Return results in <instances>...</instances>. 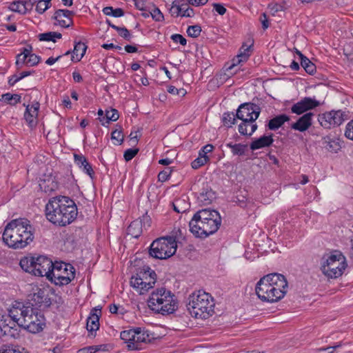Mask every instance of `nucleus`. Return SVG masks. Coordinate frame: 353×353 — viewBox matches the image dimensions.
Here are the masks:
<instances>
[{"label": "nucleus", "instance_id": "obj_52", "mask_svg": "<svg viewBox=\"0 0 353 353\" xmlns=\"http://www.w3.org/2000/svg\"><path fill=\"white\" fill-rule=\"evenodd\" d=\"M172 173V170L170 168H166L165 170H163V171L160 172L158 174V179H159V181H167L170 174Z\"/></svg>", "mask_w": 353, "mask_h": 353}, {"label": "nucleus", "instance_id": "obj_31", "mask_svg": "<svg viewBox=\"0 0 353 353\" xmlns=\"http://www.w3.org/2000/svg\"><path fill=\"white\" fill-rule=\"evenodd\" d=\"M198 199L203 205H208L215 199V194L212 190H203L200 192Z\"/></svg>", "mask_w": 353, "mask_h": 353}, {"label": "nucleus", "instance_id": "obj_41", "mask_svg": "<svg viewBox=\"0 0 353 353\" xmlns=\"http://www.w3.org/2000/svg\"><path fill=\"white\" fill-rule=\"evenodd\" d=\"M201 32V28L199 25L190 26L187 30V33L189 37L196 38Z\"/></svg>", "mask_w": 353, "mask_h": 353}, {"label": "nucleus", "instance_id": "obj_7", "mask_svg": "<svg viewBox=\"0 0 353 353\" xmlns=\"http://www.w3.org/2000/svg\"><path fill=\"white\" fill-rule=\"evenodd\" d=\"M53 264L51 259L43 255L24 256L19 262L25 272L37 276H46L47 279Z\"/></svg>", "mask_w": 353, "mask_h": 353}, {"label": "nucleus", "instance_id": "obj_37", "mask_svg": "<svg viewBox=\"0 0 353 353\" xmlns=\"http://www.w3.org/2000/svg\"><path fill=\"white\" fill-rule=\"evenodd\" d=\"M103 12L105 15L113 16L114 17H120L123 16L124 12L121 8H115L108 6L103 9Z\"/></svg>", "mask_w": 353, "mask_h": 353}, {"label": "nucleus", "instance_id": "obj_4", "mask_svg": "<svg viewBox=\"0 0 353 353\" xmlns=\"http://www.w3.org/2000/svg\"><path fill=\"white\" fill-rule=\"evenodd\" d=\"M214 299L210 294L198 290L189 295L187 309L192 316L206 319L214 313Z\"/></svg>", "mask_w": 353, "mask_h": 353}, {"label": "nucleus", "instance_id": "obj_59", "mask_svg": "<svg viewBox=\"0 0 353 353\" xmlns=\"http://www.w3.org/2000/svg\"><path fill=\"white\" fill-rule=\"evenodd\" d=\"M212 6L216 12L220 15H223L226 12V8L223 5L214 3Z\"/></svg>", "mask_w": 353, "mask_h": 353}, {"label": "nucleus", "instance_id": "obj_16", "mask_svg": "<svg viewBox=\"0 0 353 353\" xmlns=\"http://www.w3.org/2000/svg\"><path fill=\"white\" fill-rule=\"evenodd\" d=\"M320 105V102L315 99L304 97L299 102L294 104L291 108L292 113L301 114L305 112L314 109Z\"/></svg>", "mask_w": 353, "mask_h": 353}, {"label": "nucleus", "instance_id": "obj_35", "mask_svg": "<svg viewBox=\"0 0 353 353\" xmlns=\"http://www.w3.org/2000/svg\"><path fill=\"white\" fill-rule=\"evenodd\" d=\"M134 334H136L135 329L124 330L121 332L120 337L125 343L130 344V342L134 341Z\"/></svg>", "mask_w": 353, "mask_h": 353}, {"label": "nucleus", "instance_id": "obj_27", "mask_svg": "<svg viewBox=\"0 0 353 353\" xmlns=\"http://www.w3.org/2000/svg\"><path fill=\"white\" fill-rule=\"evenodd\" d=\"M323 145L327 151L333 153L338 152L341 148L339 140L330 136H326L323 139Z\"/></svg>", "mask_w": 353, "mask_h": 353}, {"label": "nucleus", "instance_id": "obj_11", "mask_svg": "<svg viewBox=\"0 0 353 353\" xmlns=\"http://www.w3.org/2000/svg\"><path fill=\"white\" fill-rule=\"evenodd\" d=\"M38 309L33 307V304L15 301L12 307L8 309V316L21 327L24 328L30 319L37 312Z\"/></svg>", "mask_w": 353, "mask_h": 353}, {"label": "nucleus", "instance_id": "obj_58", "mask_svg": "<svg viewBox=\"0 0 353 353\" xmlns=\"http://www.w3.org/2000/svg\"><path fill=\"white\" fill-rule=\"evenodd\" d=\"M343 345V344L342 342H339V343H336L335 345H334L332 346H329V347H321V348L316 349L315 352H316V353H319L321 351H325V350H336V349L342 347Z\"/></svg>", "mask_w": 353, "mask_h": 353}, {"label": "nucleus", "instance_id": "obj_3", "mask_svg": "<svg viewBox=\"0 0 353 353\" xmlns=\"http://www.w3.org/2000/svg\"><path fill=\"white\" fill-rule=\"evenodd\" d=\"M221 223V218L217 211L203 209L195 213L190 221V231L197 237L205 238L215 233Z\"/></svg>", "mask_w": 353, "mask_h": 353}, {"label": "nucleus", "instance_id": "obj_54", "mask_svg": "<svg viewBox=\"0 0 353 353\" xmlns=\"http://www.w3.org/2000/svg\"><path fill=\"white\" fill-rule=\"evenodd\" d=\"M112 139L116 140L118 144H121L123 141V134L121 130H115L112 132Z\"/></svg>", "mask_w": 353, "mask_h": 353}, {"label": "nucleus", "instance_id": "obj_32", "mask_svg": "<svg viewBox=\"0 0 353 353\" xmlns=\"http://www.w3.org/2000/svg\"><path fill=\"white\" fill-rule=\"evenodd\" d=\"M1 99L9 105H14L21 102V96L17 94L6 93L1 94Z\"/></svg>", "mask_w": 353, "mask_h": 353}, {"label": "nucleus", "instance_id": "obj_64", "mask_svg": "<svg viewBox=\"0 0 353 353\" xmlns=\"http://www.w3.org/2000/svg\"><path fill=\"white\" fill-rule=\"evenodd\" d=\"M261 21L262 23L263 28L266 29L269 26V23L268 21L267 16L265 13H263L261 17Z\"/></svg>", "mask_w": 353, "mask_h": 353}, {"label": "nucleus", "instance_id": "obj_28", "mask_svg": "<svg viewBox=\"0 0 353 353\" xmlns=\"http://www.w3.org/2000/svg\"><path fill=\"white\" fill-rule=\"evenodd\" d=\"M290 118L286 114H279L271 119L268 124V127L270 130H276L281 127L285 122L290 121Z\"/></svg>", "mask_w": 353, "mask_h": 353}, {"label": "nucleus", "instance_id": "obj_44", "mask_svg": "<svg viewBox=\"0 0 353 353\" xmlns=\"http://www.w3.org/2000/svg\"><path fill=\"white\" fill-rule=\"evenodd\" d=\"M119 117V112L116 109L112 108L110 110L105 111V118L107 123H109L110 121H116L118 120Z\"/></svg>", "mask_w": 353, "mask_h": 353}, {"label": "nucleus", "instance_id": "obj_9", "mask_svg": "<svg viewBox=\"0 0 353 353\" xmlns=\"http://www.w3.org/2000/svg\"><path fill=\"white\" fill-rule=\"evenodd\" d=\"M177 245L173 236H163L154 240L150 246L149 254L157 259H167L176 251Z\"/></svg>", "mask_w": 353, "mask_h": 353}, {"label": "nucleus", "instance_id": "obj_15", "mask_svg": "<svg viewBox=\"0 0 353 353\" xmlns=\"http://www.w3.org/2000/svg\"><path fill=\"white\" fill-rule=\"evenodd\" d=\"M266 281L274 287V292L280 299H283L287 292L288 281L285 277L281 274L272 273L263 276Z\"/></svg>", "mask_w": 353, "mask_h": 353}, {"label": "nucleus", "instance_id": "obj_40", "mask_svg": "<svg viewBox=\"0 0 353 353\" xmlns=\"http://www.w3.org/2000/svg\"><path fill=\"white\" fill-rule=\"evenodd\" d=\"M40 59V57L31 53V48L30 50L28 49V57L27 59L28 66H34L37 65L39 63Z\"/></svg>", "mask_w": 353, "mask_h": 353}, {"label": "nucleus", "instance_id": "obj_60", "mask_svg": "<svg viewBox=\"0 0 353 353\" xmlns=\"http://www.w3.org/2000/svg\"><path fill=\"white\" fill-rule=\"evenodd\" d=\"M3 9L10 10L14 12H18V1H13L10 3L9 5L5 6Z\"/></svg>", "mask_w": 353, "mask_h": 353}, {"label": "nucleus", "instance_id": "obj_33", "mask_svg": "<svg viewBox=\"0 0 353 353\" xmlns=\"http://www.w3.org/2000/svg\"><path fill=\"white\" fill-rule=\"evenodd\" d=\"M39 39L40 41H56V39H61L62 35L61 33L56 32H48L39 34Z\"/></svg>", "mask_w": 353, "mask_h": 353}, {"label": "nucleus", "instance_id": "obj_53", "mask_svg": "<svg viewBox=\"0 0 353 353\" xmlns=\"http://www.w3.org/2000/svg\"><path fill=\"white\" fill-rule=\"evenodd\" d=\"M114 29L118 32L119 34L121 37H123L125 39L128 40V41L130 39V34L127 28H125L124 27L121 28V27H119V26H114Z\"/></svg>", "mask_w": 353, "mask_h": 353}, {"label": "nucleus", "instance_id": "obj_47", "mask_svg": "<svg viewBox=\"0 0 353 353\" xmlns=\"http://www.w3.org/2000/svg\"><path fill=\"white\" fill-rule=\"evenodd\" d=\"M246 55H236L234 58L232 59V64L227 68L228 71L232 70V68L237 65L238 64H240L242 62L246 61Z\"/></svg>", "mask_w": 353, "mask_h": 353}, {"label": "nucleus", "instance_id": "obj_63", "mask_svg": "<svg viewBox=\"0 0 353 353\" xmlns=\"http://www.w3.org/2000/svg\"><path fill=\"white\" fill-rule=\"evenodd\" d=\"M194 15V10L192 8L188 7V8H186V10L181 14V17H192Z\"/></svg>", "mask_w": 353, "mask_h": 353}, {"label": "nucleus", "instance_id": "obj_42", "mask_svg": "<svg viewBox=\"0 0 353 353\" xmlns=\"http://www.w3.org/2000/svg\"><path fill=\"white\" fill-rule=\"evenodd\" d=\"M184 203V201L181 200L180 199H176L174 202H173V209L175 212L178 213H183L185 212L187 210V205L182 206V204Z\"/></svg>", "mask_w": 353, "mask_h": 353}, {"label": "nucleus", "instance_id": "obj_18", "mask_svg": "<svg viewBox=\"0 0 353 353\" xmlns=\"http://www.w3.org/2000/svg\"><path fill=\"white\" fill-rule=\"evenodd\" d=\"M136 334H134V342H130L128 344L129 350H138L142 349V344H146L151 341L152 337H150L148 331L142 330L141 327L135 328Z\"/></svg>", "mask_w": 353, "mask_h": 353}, {"label": "nucleus", "instance_id": "obj_45", "mask_svg": "<svg viewBox=\"0 0 353 353\" xmlns=\"http://www.w3.org/2000/svg\"><path fill=\"white\" fill-rule=\"evenodd\" d=\"M150 13L152 19L156 21H162L164 19L163 14L158 8L153 6L151 10H150Z\"/></svg>", "mask_w": 353, "mask_h": 353}, {"label": "nucleus", "instance_id": "obj_12", "mask_svg": "<svg viewBox=\"0 0 353 353\" xmlns=\"http://www.w3.org/2000/svg\"><path fill=\"white\" fill-rule=\"evenodd\" d=\"M157 281V274L149 267L143 268L136 276L130 279V285L140 294H143L154 287Z\"/></svg>", "mask_w": 353, "mask_h": 353}, {"label": "nucleus", "instance_id": "obj_30", "mask_svg": "<svg viewBox=\"0 0 353 353\" xmlns=\"http://www.w3.org/2000/svg\"><path fill=\"white\" fill-rule=\"evenodd\" d=\"M128 234L134 238H138L142 232L141 223L139 221H132L127 229Z\"/></svg>", "mask_w": 353, "mask_h": 353}, {"label": "nucleus", "instance_id": "obj_49", "mask_svg": "<svg viewBox=\"0 0 353 353\" xmlns=\"http://www.w3.org/2000/svg\"><path fill=\"white\" fill-rule=\"evenodd\" d=\"M180 2H178V0H175L172 3V6L170 10V12L172 16L178 17L179 15L181 16V5H179Z\"/></svg>", "mask_w": 353, "mask_h": 353}, {"label": "nucleus", "instance_id": "obj_19", "mask_svg": "<svg viewBox=\"0 0 353 353\" xmlns=\"http://www.w3.org/2000/svg\"><path fill=\"white\" fill-rule=\"evenodd\" d=\"M74 13L68 10L59 9L55 11L53 19L56 20L55 25L62 28H69L73 24L72 17Z\"/></svg>", "mask_w": 353, "mask_h": 353}, {"label": "nucleus", "instance_id": "obj_26", "mask_svg": "<svg viewBox=\"0 0 353 353\" xmlns=\"http://www.w3.org/2000/svg\"><path fill=\"white\" fill-rule=\"evenodd\" d=\"M273 135L263 136L259 139L254 140L250 143V149L254 151L265 147L271 145L274 141Z\"/></svg>", "mask_w": 353, "mask_h": 353}, {"label": "nucleus", "instance_id": "obj_46", "mask_svg": "<svg viewBox=\"0 0 353 353\" xmlns=\"http://www.w3.org/2000/svg\"><path fill=\"white\" fill-rule=\"evenodd\" d=\"M103 345H92L85 347L78 350V353H95L98 351H100L102 349Z\"/></svg>", "mask_w": 353, "mask_h": 353}, {"label": "nucleus", "instance_id": "obj_17", "mask_svg": "<svg viewBox=\"0 0 353 353\" xmlns=\"http://www.w3.org/2000/svg\"><path fill=\"white\" fill-rule=\"evenodd\" d=\"M7 319L4 315H1V336L5 338L17 339L19 336L20 327L14 320L6 323Z\"/></svg>", "mask_w": 353, "mask_h": 353}, {"label": "nucleus", "instance_id": "obj_21", "mask_svg": "<svg viewBox=\"0 0 353 353\" xmlns=\"http://www.w3.org/2000/svg\"><path fill=\"white\" fill-rule=\"evenodd\" d=\"M314 114L307 112L301 117L295 123L291 125V128L299 132H305L309 129L312 124V118Z\"/></svg>", "mask_w": 353, "mask_h": 353}, {"label": "nucleus", "instance_id": "obj_57", "mask_svg": "<svg viewBox=\"0 0 353 353\" xmlns=\"http://www.w3.org/2000/svg\"><path fill=\"white\" fill-rule=\"evenodd\" d=\"M252 45L247 46L243 44L241 49L239 50V53L238 55H246V61L248 59L249 57L250 56V49H251Z\"/></svg>", "mask_w": 353, "mask_h": 353}, {"label": "nucleus", "instance_id": "obj_48", "mask_svg": "<svg viewBox=\"0 0 353 353\" xmlns=\"http://www.w3.org/2000/svg\"><path fill=\"white\" fill-rule=\"evenodd\" d=\"M247 145L241 143H235L232 152L234 155L241 156L244 154Z\"/></svg>", "mask_w": 353, "mask_h": 353}, {"label": "nucleus", "instance_id": "obj_24", "mask_svg": "<svg viewBox=\"0 0 353 353\" xmlns=\"http://www.w3.org/2000/svg\"><path fill=\"white\" fill-rule=\"evenodd\" d=\"M32 301H34L33 307H48L51 305L50 299L43 290H39L37 293H34Z\"/></svg>", "mask_w": 353, "mask_h": 353}, {"label": "nucleus", "instance_id": "obj_50", "mask_svg": "<svg viewBox=\"0 0 353 353\" xmlns=\"http://www.w3.org/2000/svg\"><path fill=\"white\" fill-rule=\"evenodd\" d=\"M1 353H22L19 347L14 345H3L1 346Z\"/></svg>", "mask_w": 353, "mask_h": 353}, {"label": "nucleus", "instance_id": "obj_36", "mask_svg": "<svg viewBox=\"0 0 353 353\" xmlns=\"http://www.w3.org/2000/svg\"><path fill=\"white\" fill-rule=\"evenodd\" d=\"M208 160L209 157L207 155L202 154L201 152H199V157H197L192 162V168L193 169H198L202 165H205Z\"/></svg>", "mask_w": 353, "mask_h": 353}, {"label": "nucleus", "instance_id": "obj_6", "mask_svg": "<svg viewBox=\"0 0 353 353\" xmlns=\"http://www.w3.org/2000/svg\"><path fill=\"white\" fill-rule=\"evenodd\" d=\"M261 112V108L252 103L241 104L236 111V118L242 122L239 125V132L242 135L251 136L257 129L255 121Z\"/></svg>", "mask_w": 353, "mask_h": 353}, {"label": "nucleus", "instance_id": "obj_13", "mask_svg": "<svg viewBox=\"0 0 353 353\" xmlns=\"http://www.w3.org/2000/svg\"><path fill=\"white\" fill-rule=\"evenodd\" d=\"M274 287L271 283L266 281L263 276L256 283L255 292L258 297L263 301L267 302H276L279 300V297L274 292Z\"/></svg>", "mask_w": 353, "mask_h": 353}, {"label": "nucleus", "instance_id": "obj_56", "mask_svg": "<svg viewBox=\"0 0 353 353\" xmlns=\"http://www.w3.org/2000/svg\"><path fill=\"white\" fill-rule=\"evenodd\" d=\"M171 39L174 43H179L182 46H185L187 43V40L185 39V38L179 34H172L171 36Z\"/></svg>", "mask_w": 353, "mask_h": 353}, {"label": "nucleus", "instance_id": "obj_51", "mask_svg": "<svg viewBox=\"0 0 353 353\" xmlns=\"http://www.w3.org/2000/svg\"><path fill=\"white\" fill-rule=\"evenodd\" d=\"M138 148H130L125 151L124 152V159L126 161H129L132 160L138 153Z\"/></svg>", "mask_w": 353, "mask_h": 353}, {"label": "nucleus", "instance_id": "obj_2", "mask_svg": "<svg viewBox=\"0 0 353 353\" xmlns=\"http://www.w3.org/2000/svg\"><path fill=\"white\" fill-rule=\"evenodd\" d=\"M2 239L9 248H24L33 241L34 228L26 219H14L6 226Z\"/></svg>", "mask_w": 353, "mask_h": 353}, {"label": "nucleus", "instance_id": "obj_38", "mask_svg": "<svg viewBox=\"0 0 353 353\" xmlns=\"http://www.w3.org/2000/svg\"><path fill=\"white\" fill-rule=\"evenodd\" d=\"M28 57V49L24 48L23 52L17 56L16 65L18 68H21L24 64L27 65Z\"/></svg>", "mask_w": 353, "mask_h": 353}, {"label": "nucleus", "instance_id": "obj_8", "mask_svg": "<svg viewBox=\"0 0 353 353\" xmlns=\"http://www.w3.org/2000/svg\"><path fill=\"white\" fill-rule=\"evenodd\" d=\"M347 267L345 257L339 251H334L323 256L321 270L328 278L336 279L341 276Z\"/></svg>", "mask_w": 353, "mask_h": 353}, {"label": "nucleus", "instance_id": "obj_39", "mask_svg": "<svg viewBox=\"0 0 353 353\" xmlns=\"http://www.w3.org/2000/svg\"><path fill=\"white\" fill-rule=\"evenodd\" d=\"M236 114L234 112H225L223 115V123L228 127H232L236 121Z\"/></svg>", "mask_w": 353, "mask_h": 353}, {"label": "nucleus", "instance_id": "obj_10", "mask_svg": "<svg viewBox=\"0 0 353 353\" xmlns=\"http://www.w3.org/2000/svg\"><path fill=\"white\" fill-rule=\"evenodd\" d=\"M75 276L74 268L70 263L56 262L51 268L48 279L57 285H64L70 283Z\"/></svg>", "mask_w": 353, "mask_h": 353}, {"label": "nucleus", "instance_id": "obj_55", "mask_svg": "<svg viewBox=\"0 0 353 353\" xmlns=\"http://www.w3.org/2000/svg\"><path fill=\"white\" fill-rule=\"evenodd\" d=\"M345 136L347 139L353 141V120L350 121L346 125Z\"/></svg>", "mask_w": 353, "mask_h": 353}, {"label": "nucleus", "instance_id": "obj_34", "mask_svg": "<svg viewBox=\"0 0 353 353\" xmlns=\"http://www.w3.org/2000/svg\"><path fill=\"white\" fill-rule=\"evenodd\" d=\"M301 65L309 74H313L316 72V65L307 57L302 58Z\"/></svg>", "mask_w": 353, "mask_h": 353}, {"label": "nucleus", "instance_id": "obj_29", "mask_svg": "<svg viewBox=\"0 0 353 353\" xmlns=\"http://www.w3.org/2000/svg\"><path fill=\"white\" fill-rule=\"evenodd\" d=\"M87 46L81 41L75 42L71 60L74 62L79 61L84 56Z\"/></svg>", "mask_w": 353, "mask_h": 353}, {"label": "nucleus", "instance_id": "obj_25", "mask_svg": "<svg viewBox=\"0 0 353 353\" xmlns=\"http://www.w3.org/2000/svg\"><path fill=\"white\" fill-rule=\"evenodd\" d=\"M74 159L75 163L81 168L83 169L88 175L92 179L94 177V172L92 168V165L88 162L87 159L82 154H74Z\"/></svg>", "mask_w": 353, "mask_h": 353}, {"label": "nucleus", "instance_id": "obj_22", "mask_svg": "<svg viewBox=\"0 0 353 353\" xmlns=\"http://www.w3.org/2000/svg\"><path fill=\"white\" fill-rule=\"evenodd\" d=\"M101 314V309L94 307L91 310L90 316L87 319L86 328L91 335L95 336L93 332L99 328V316Z\"/></svg>", "mask_w": 353, "mask_h": 353}, {"label": "nucleus", "instance_id": "obj_62", "mask_svg": "<svg viewBox=\"0 0 353 353\" xmlns=\"http://www.w3.org/2000/svg\"><path fill=\"white\" fill-rule=\"evenodd\" d=\"M178 2H180L179 5H181V13L182 14L186 10V8H188L190 3L188 0H178Z\"/></svg>", "mask_w": 353, "mask_h": 353}, {"label": "nucleus", "instance_id": "obj_61", "mask_svg": "<svg viewBox=\"0 0 353 353\" xmlns=\"http://www.w3.org/2000/svg\"><path fill=\"white\" fill-rule=\"evenodd\" d=\"M208 0H188V3L192 6H199L207 3Z\"/></svg>", "mask_w": 353, "mask_h": 353}, {"label": "nucleus", "instance_id": "obj_5", "mask_svg": "<svg viewBox=\"0 0 353 353\" xmlns=\"http://www.w3.org/2000/svg\"><path fill=\"white\" fill-rule=\"evenodd\" d=\"M148 305L152 311L163 315L172 314L178 307L174 295L164 288H157L151 293Z\"/></svg>", "mask_w": 353, "mask_h": 353}, {"label": "nucleus", "instance_id": "obj_14", "mask_svg": "<svg viewBox=\"0 0 353 353\" xmlns=\"http://www.w3.org/2000/svg\"><path fill=\"white\" fill-rule=\"evenodd\" d=\"M345 114L341 110H332L319 115L320 125L326 129L340 125L344 121Z\"/></svg>", "mask_w": 353, "mask_h": 353}, {"label": "nucleus", "instance_id": "obj_43", "mask_svg": "<svg viewBox=\"0 0 353 353\" xmlns=\"http://www.w3.org/2000/svg\"><path fill=\"white\" fill-rule=\"evenodd\" d=\"M51 3L47 0H39L36 6L37 12L42 14L50 8Z\"/></svg>", "mask_w": 353, "mask_h": 353}, {"label": "nucleus", "instance_id": "obj_23", "mask_svg": "<svg viewBox=\"0 0 353 353\" xmlns=\"http://www.w3.org/2000/svg\"><path fill=\"white\" fill-rule=\"evenodd\" d=\"M40 105L38 102L34 103L32 105H28L24 113V118L30 126H35L37 123V117L38 116Z\"/></svg>", "mask_w": 353, "mask_h": 353}, {"label": "nucleus", "instance_id": "obj_20", "mask_svg": "<svg viewBox=\"0 0 353 353\" xmlns=\"http://www.w3.org/2000/svg\"><path fill=\"white\" fill-rule=\"evenodd\" d=\"M44 325V316L38 310L37 312L30 319L24 329L31 333H38L43 330Z\"/></svg>", "mask_w": 353, "mask_h": 353}, {"label": "nucleus", "instance_id": "obj_1", "mask_svg": "<svg viewBox=\"0 0 353 353\" xmlns=\"http://www.w3.org/2000/svg\"><path fill=\"white\" fill-rule=\"evenodd\" d=\"M46 219L58 226H66L77 216V207L74 201L68 196H58L49 199L46 205Z\"/></svg>", "mask_w": 353, "mask_h": 353}]
</instances>
